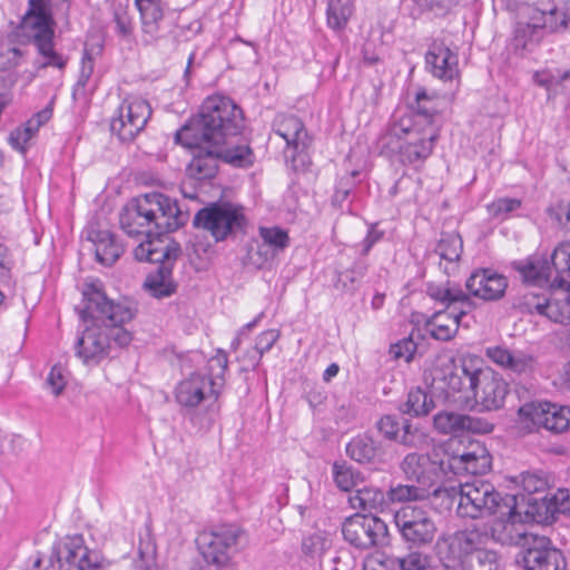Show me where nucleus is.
<instances>
[{"mask_svg":"<svg viewBox=\"0 0 570 570\" xmlns=\"http://www.w3.org/2000/svg\"><path fill=\"white\" fill-rule=\"evenodd\" d=\"M82 296L83 307L79 309V316L86 326L77 338L76 355L85 364H98L109 356L111 342L120 347L129 345L132 336L124 324L136 316L137 307L131 301L116 303L109 299L99 281L86 284Z\"/></svg>","mask_w":570,"mask_h":570,"instance_id":"1","label":"nucleus"},{"mask_svg":"<svg viewBox=\"0 0 570 570\" xmlns=\"http://www.w3.org/2000/svg\"><path fill=\"white\" fill-rule=\"evenodd\" d=\"M431 505L439 511L451 510L458 502L456 513L461 518H485L499 514L492 527V534L499 528H511L517 517V499L514 495H502L492 483L482 480L461 483L459 487H442L438 483L428 487Z\"/></svg>","mask_w":570,"mask_h":570,"instance_id":"2","label":"nucleus"},{"mask_svg":"<svg viewBox=\"0 0 570 570\" xmlns=\"http://www.w3.org/2000/svg\"><path fill=\"white\" fill-rule=\"evenodd\" d=\"M189 213L176 199L153 191L128 202L119 214L121 229L131 237L145 236L146 240L173 239L168 234L183 227Z\"/></svg>","mask_w":570,"mask_h":570,"instance_id":"3","label":"nucleus"},{"mask_svg":"<svg viewBox=\"0 0 570 570\" xmlns=\"http://www.w3.org/2000/svg\"><path fill=\"white\" fill-rule=\"evenodd\" d=\"M243 129L242 109L230 98L213 95L203 101L198 115L176 131L175 140L184 147L200 144L236 146L239 144L234 140Z\"/></svg>","mask_w":570,"mask_h":570,"instance_id":"4","label":"nucleus"},{"mask_svg":"<svg viewBox=\"0 0 570 570\" xmlns=\"http://www.w3.org/2000/svg\"><path fill=\"white\" fill-rule=\"evenodd\" d=\"M439 129L420 126L410 118H393L377 138L380 154L397 156L402 165L420 167L432 155Z\"/></svg>","mask_w":570,"mask_h":570,"instance_id":"5","label":"nucleus"},{"mask_svg":"<svg viewBox=\"0 0 570 570\" xmlns=\"http://www.w3.org/2000/svg\"><path fill=\"white\" fill-rule=\"evenodd\" d=\"M181 253V246L175 239L142 242L135 248L134 255L137 261L158 264L144 282V288L153 297L165 298L176 293L177 284L173 278V268Z\"/></svg>","mask_w":570,"mask_h":570,"instance_id":"6","label":"nucleus"},{"mask_svg":"<svg viewBox=\"0 0 570 570\" xmlns=\"http://www.w3.org/2000/svg\"><path fill=\"white\" fill-rule=\"evenodd\" d=\"M521 528H523L522 515L517 511L513 525L508 529L499 528L493 537L503 544H520L523 541L522 562L527 570L566 569L567 564L562 552L552 546L549 538L527 534Z\"/></svg>","mask_w":570,"mask_h":570,"instance_id":"7","label":"nucleus"},{"mask_svg":"<svg viewBox=\"0 0 570 570\" xmlns=\"http://www.w3.org/2000/svg\"><path fill=\"white\" fill-rule=\"evenodd\" d=\"M527 22H518L515 40L523 47L528 40H538L539 31L560 32L570 30V0H537L523 8Z\"/></svg>","mask_w":570,"mask_h":570,"instance_id":"8","label":"nucleus"},{"mask_svg":"<svg viewBox=\"0 0 570 570\" xmlns=\"http://www.w3.org/2000/svg\"><path fill=\"white\" fill-rule=\"evenodd\" d=\"M187 148L193 150L187 173L189 177L198 180L213 178L218 170V160L235 167H248L253 164V153L248 145L200 144Z\"/></svg>","mask_w":570,"mask_h":570,"instance_id":"9","label":"nucleus"},{"mask_svg":"<svg viewBox=\"0 0 570 570\" xmlns=\"http://www.w3.org/2000/svg\"><path fill=\"white\" fill-rule=\"evenodd\" d=\"M247 223L244 207L230 202L208 204L196 213L193 220L195 228L208 232L217 243L245 234Z\"/></svg>","mask_w":570,"mask_h":570,"instance_id":"10","label":"nucleus"},{"mask_svg":"<svg viewBox=\"0 0 570 570\" xmlns=\"http://www.w3.org/2000/svg\"><path fill=\"white\" fill-rule=\"evenodd\" d=\"M272 130L285 141L284 157L294 170L303 168L306 153L312 146L313 137L303 120L292 114H277L272 122Z\"/></svg>","mask_w":570,"mask_h":570,"instance_id":"11","label":"nucleus"},{"mask_svg":"<svg viewBox=\"0 0 570 570\" xmlns=\"http://www.w3.org/2000/svg\"><path fill=\"white\" fill-rule=\"evenodd\" d=\"M445 475L453 473L461 474H484L490 471L492 465V456L480 441H470L466 445L453 443L442 444Z\"/></svg>","mask_w":570,"mask_h":570,"instance_id":"12","label":"nucleus"},{"mask_svg":"<svg viewBox=\"0 0 570 570\" xmlns=\"http://www.w3.org/2000/svg\"><path fill=\"white\" fill-rule=\"evenodd\" d=\"M469 386L472 392L471 401L482 411H493L503 406L509 393V384L490 367H468Z\"/></svg>","mask_w":570,"mask_h":570,"instance_id":"13","label":"nucleus"},{"mask_svg":"<svg viewBox=\"0 0 570 570\" xmlns=\"http://www.w3.org/2000/svg\"><path fill=\"white\" fill-rule=\"evenodd\" d=\"M343 538L360 550L384 547L389 543L387 524L370 514H354L342 524Z\"/></svg>","mask_w":570,"mask_h":570,"instance_id":"14","label":"nucleus"},{"mask_svg":"<svg viewBox=\"0 0 570 570\" xmlns=\"http://www.w3.org/2000/svg\"><path fill=\"white\" fill-rule=\"evenodd\" d=\"M394 523L402 539L412 547L430 544L436 525L430 513L421 507L406 504L394 512Z\"/></svg>","mask_w":570,"mask_h":570,"instance_id":"15","label":"nucleus"},{"mask_svg":"<svg viewBox=\"0 0 570 570\" xmlns=\"http://www.w3.org/2000/svg\"><path fill=\"white\" fill-rule=\"evenodd\" d=\"M242 534L243 530L237 524H217L202 531L196 538V544L207 563L223 566Z\"/></svg>","mask_w":570,"mask_h":570,"instance_id":"16","label":"nucleus"},{"mask_svg":"<svg viewBox=\"0 0 570 570\" xmlns=\"http://www.w3.org/2000/svg\"><path fill=\"white\" fill-rule=\"evenodd\" d=\"M406 480L428 488L439 483L440 475H445L442 445L434 448L431 454L411 452L400 463Z\"/></svg>","mask_w":570,"mask_h":570,"instance_id":"17","label":"nucleus"},{"mask_svg":"<svg viewBox=\"0 0 570 570\" xmlns=\"http://www.w3.org/2000/svg\"><path fill=\"white\" fill-rule=\"evenodd\" d=\"M151 108L142 98L125 99L118 108V115L110 121V130L118 139L128 144L146 127Z\"/></svg>","mask_w":570,"mask_h":570,"instance_id":"18","label":"nucleus"},{"mask_svg":"<svg viewBox=\"0 0 570 570\" xmlns=\"http://www.w3.org/2000/svg\"><path fill=\"white\" fill-rule=\"evenodd\" d=\"M223 383L202 373H191L175 389L176 402L186 410H194L205 401L216 403L222 394Z\"/></svg>","mask_w":570,"mask_h":570,"instance_id":"19","label":"nucleus"},{"mask_svg":"<svg viewBox=\"0 0 570 570\" xmlns=\"http://www.w3.org/2000/svg\"><path fill=\"white\" fill-rule=\"evenodd\" d=\"M489 540L490 534L485 527L472 525L455 531L445 539V543L449 557L462 563L472 553L485 549Z\"/></svg>","mask_w":570,"mask_h":570,"instance_id":"20","label":"nucleus"},{"mask_svg":"<svg viewBox=\"0 0 570 570\" xmlns=\"http://www.w3.org/2000/svg\"><path fill=\"white\" fill-rule=\"evenodd\" d=\"M465 287L478 298L487 302L498 301L508 288V279L492 268H479L469 276Z\"/></svg>","mask_w":570,"mask_h":570,"instance_id":"21","label":"nucleus"},{"mask_svg":"<svg viewBox=\"0 0 570 570\" xmlns=\"http://www.w3.org/2000/svg\"><path fill=\"white\" fill-rule=\"evenodd\" d=\"M428 71L443 81H452L460 76L459 57L443 41H433L425 53Z\"/></svg>","mask_w":570,"mask_h":570,"instance_id":"22","label":"nucleus"},{"mask_svg":"<svg viewBox=\"0 0 570 570\" xmlns=\"http://www.w3.org/2000/svg\"><path fill=\"white\" fill-rule=\"evenodd\" d=\"M442 105L443 101L438 95H430L422 88L416 91L414 100L409 104V110L396 118H410L422 127L439 129L435 122L441 114Z\"/></svg>","mask_w":570,"mask_h":570,"instance_id":"23","label":"nucleus"},{"mask_svg":"<svg viewBox=\"0 0 570 570\" xmlns=\"http://www.w3.org/2000/svg\"><path fill=\"white\" fill-rule=\"evenodd\" d=\"M433 425L442 434H458L463 431L490 433L493 430V425L485 420L448 411L435 414Z\"/></svg>","mask_w":570,"mask_h":570,"instance_id":"24","label":"nucleus"},{"mask_svg":"<svg viewBox=\"0 0 570 570\" xmlns=\"http://www.w3.org/2000/svg\"><path fill=\"white\" fill-rule=\"evenodd\" d=\"M22 27L30 39L38 35L53 33L56 22L52 16L51 1L29 0Z\"/></svg>","mask_w":570,"mask_h":570,"instance_id":"25","label":"nucleus"},{"mask_svg":"<svg viewBox=\"0 0 570 570\" xmlns=\"http://www.w3.org/2000/svg\"><path fill=\"white\" fill-rule=\"evenodd\" d=\"M512 266L524 283L540 287H552V267L547 255L535 253L525 259L513 262Z\"/></svg>","mask_w":570,"mask_h":570,"instance_id":"26","label":"nucleus"},{"mask_svg":"<svg viewBox=\"0 0 570 570\" xmlns=\"http://www.w3.org/2000/svg\"><path fill=\"white\" fill-rule=\"evenodd\" d=\"M470 311L459 307L435 311L425 324L430 335L438 341L452 340L459 331L462 317Z\"/></svg>","mask_w":570,"mask_h":570,"instance_id":"27","label":"nucleus"},{"mask_svg":"<svg viewBox=\"0 0 570 570\" xmlns=\"http://www.w3.org/2000/svg\"><path fill=\"white\" fill-rule=\"evenodd\" d=\"M531 420L539 428L560 434L570 429V407L543 402L533 409Z\"/></svg>","mask_w":570,"mask_h":570,"instance_id":"28","label":"nucleus"},{"mask_svg":"<svg viewBox=\"0 0 570 570\" xmlns=\"http://www.w3.org/2000/svg\"><path fill=\"white\" fill-rule=\"evenodd\" d=\"M346 454L360 464H381L385 462V449L381 441L368 433L357 434L346 444Z\"/></svg>","mask_w":570,"mask_h":570,"instance_id":"29","label":"nucleus"},{"mask_svg":"<svg viewBox=\"0 0 570 570\" xmlns=\"http://www.w3.org/2000/svg\"><path fill=\"white\" fill-rule=\"evenodd\" d=\"M426 294L430 298L443 305V309L454 307L473 308L470 296L460 286L452 285L450 282L445 284L429 283L426 285Z\"/></svg>","mask_w":570,"mask_h":570,"instance_id":"30","label":"nucleus"},{"mask_svg":"<svg viewBox=\"0 0 570 570\" xmlns=\"http://www.w3.org/2000/svg\"><path fill=\"white\" fill-rule=\"evenodd\" d=\"M134 3L140 16L142 32L156 39L169 4L165 0H134Z\"/></svg>","mask_w":570,"mask_h":570,"instance_id":"31","label":"nucleus"},{"mask_svg":"<svg viewBox=\"0 0 570 570\" xmlns=\"http://www.w3.org/2000/svg\"><path fill=\"white\" fill-rule=\"evenodd\" d=\"M487 356L502 368L513 373H525L532 368L533 357L524 352H511L503 346H491L487 348Z\"/></svg>","mask_w":570,"mask_h":570,"instance_id":"32","label":"nucleus"},{"mask_svg":"<svg viewBox=\"0 0 570 570\" xmlns=\"http://www.w3.org/2000/svg\"><path fill=\"white\" fill-rule=\"evenodd\" d=\"M88 238L95 245L96 259L105 266H111L124 252L116 235L109 230H92Z\"/></svg>","mask_w":570,"mask_h":570,"instance_id":"33","label":"nucleus"},{"mask_svg":"<svg viewBox=\"0 0 570 570\" xmlns=\"http://www.w3.org/2000/svg\"><path fill=\"white\" fill-rule=\"evenodd\" d=\"M548 258L552 267V288L570 289V242L560 243Z\"/></svg>","mask_w":570,"mask_h":570,"instance_id":"34","label":"nucleus"},{"mask_svg":"<svg viewBox=\"0 0 570 570\" xmlns=\"http://www.w3.org/2000/svg\"><path fill=\"white\" fill-rule=\"evenodd\" d=\"M482 360L479 357H463L461 361L460 372H451L445 376L449 393H461L459 396L460 401H464L466 404L470 403L472 392L468 390L469 386V374L468 367L479 368Z\"/></svg>","mask_w":570,"mask_h":570,"instance_id":"35","label":"nucleus"},{"mask_svg":"<svg viewBox=\"0 0 570 570\" xmlns=\"http://www.w3.org/2000/svg\"><path fill=\"white\" fill-rule=\"evenodd\" d=\"M348 501L353 509L370 512H383L389 507L386 492L372 487H364L357 490L350 497Z\"/></svg>","mask_w":570,"mask_h":570,"instance_id":"36","label":"nucleus"},{"mask_svg":"<svg viewBox=\"0 0 570 570\" xmlns=\"http://www.w3.org/2000/svg\"><path fill=\"white\" fill-rule=\"evenodd\" d=\"M368 267V259L358 255L351 267L337 274L335 286L345 293L355 294L367 274Z\"/></svg>","mask_w":570,"mask_h":570,"instance_id":"37","label":"nucleus"},{"mask_svg":"<svg viewBox=\"0 0 570 570\" xmlns=\"http://www.w3.org/2000/svg\"><path fill=\"white\" fill-rule=\"evenodd\" d=\"M53 38L55 32L43 36L38 35L30 39L35 45L38 53L43 59V61L39 65V69L53 67L61 70L67 66L68 59L56 51Z\"/></svg>","mask_w":570,"mask_h":570,"instance_id":"38","label":"nucleus"},{"mask_svg":"<svg viewBox=\"0 0 570 570\" xmlns=\"http://www.w3.org/2000/svg\"><path fill=\"white\" fill-rule=\"evenodd\" d=\"M435 407L433 396L422 387L411 389L400 411L414 417L426 416Z\"/></svg>","mask_w":570,"mask_h":570,"instance_id":"39","label":"nucleus"},{"mask_svg":"<svg viewBox=\"0 0 570 570\" xmlns=\"http://www.w3.org/2000/svg\"><path fill=\"white\" fill-rule=\"evenodd\" d=\"M441 259L448 262L444 266V273L450 275L456 268V263L463 252V242L459 234H443L435 248Z\"/></svg>","mask_w":570,"mask_h":570,"instance_id":"40","label":"nucleus"},{"mask_svg":"<svg viewBox=\"0 0 570 570\" xmlns=\"http://www.w3.org/2000/svg\"><path fill=\"white\" fill-rule=\"evenodd\" d=\"M353 0H327V27L336 32L343 31L353 14Z\"/></svg>","mask_w":570,"mask_h":570,"instance_id":"41","label":"nucleus"},{"mask_svg":"<svg viewBox=\"0 0 570 570\" xmlns=\"http://www.w3.org/2000/svg\"><path fill=\"white\" fill-rule=\"evenodd\" d=\"M387 504L389 503H411L417 501H425L429 498L428 488L419 484H402L391 485L386 491Z\"/></svg>","mask_w":570,"mask_h":570,"instance_id":"42","label":"nucleus"},{"mask_svg":"<svg viewBox=\"0 0 570 570\" xmlns=\"http://www.w3.org/2000/svg\"><path fill=\"white\" fill-rule=\"evenodd\" d=\"M431 441L430 434L419 424H414L410 420H404L399 440H396L399 444L416 450L426 449Z\"/></svg>","mask_w":570,"mask_h":570,"instance_id":"43","label":"nucleus"},{"mask_svg":"<svg viewBox=\"0 0 570 570\" xmlns=\"http://www.w3.org/2000/svg\"><path fill=\"white\" fill-rule=\"evenodd\" d=\"M332 475L335 485L344 492H350L361 481V473L345 461H335L332 465Z\"/></svg>","mask_w":570,"mask_h":570,"instance_id":"44","label":"nucleus"},{"mask_svg":"<svg viewBox=\"0 0 570 570\" xmlns=\"http://www.w3.org/2000/svg\"><path fill=\"white\" fill-rule=\"evenodd\" d=\"M191 411L189 420L195 426V431L197 433H206L213 428L216 421L219 412V404L218 401L216 403L212 401L205 410L194 407Z\"/></svg>","mask_w":570,"mask_h":570,"instance_id":"45","label":"nucleus"},{"mask_svg":"<svg viewBox=\"0 0 570 570\" xmlns=\"http://www.w3.org/2000/svg\"><path fill=\"white\" fill-rule=\"evenodd\" d=\"M563 301L548 299L544 302L542 315L560 324H570V289Z\"/></svg>","mask_w":570,"mask_h":570,"instance_id":"46","label":"nucleus"},{"mask_svg":"<svg viewBox=\"0 0 570 570\" xmlns=\"http://www.w3.org/2000/svg\"><path fill=\"white\" fill-rule=\"evenodd\" d=\"M460 564L463 570H498L499 559L497 552L483 549L472 553Z\"/></svg>","mask_w":570,"mask_h":570,"instance_id":"47","label":"nucleus"},{"mask_svg":"<svg viewBox=\"0 0 570 570\" xmlns=\"http://www.w3.org/2000/svg\"><path fill=\"white\" fill-rule=\"evenodd\" d=\"M95 61L91 51L85 47L81 57V66L77 82L72 88V97L78 99L86 96L87 85L94 73Z\"/></svg>","mask_w":570,"mask_h":570,"instance_id":"48","label":"nucleus"},{"mask_svg":"<svg viewBox=\"0 0 570 570\" xmlns=\"http://www.w3.org/2000/svg\"><path fill=\"white\" fill-rule=\"evenodd\" d=\"M259 236L263 244H266L276 253L284 250L289 245L287 232L277 226L259 227Z\"/></svg>","mask_w":570,"mask_h":570,"instance_id":"49","label":"nucleus"},{"mask_svg":"<svg viewBox=\"0 0 570 570\" xmlns=\"http://www.w3.org/2000/svg\"><path fill=\"white\" fill-rule=\"evenodd\" d=\"M417 189V181L404 174L391 186L389 195L391 197L402 196L403 202L411 203L416 198Z\"/></svg>","mask_w":570,"mask_h":570,"instance_id":"50","label":"nucleus"},{"mask_svg":"<svg viewBox=\"0 0 570 570\" xmlns=\"http://www.w3.org/2000/svg\"><path fill=\"white\" fill-rule=\"evenodd\" d=\"M549 484L543 471H525L521 473V487L529 494L542 493Z\"/></svg>","mask_w":570,"mask_h":570,"instance_id":"51","label":"nucleus"},{"mask_svg":"<svg viewBox=\"0 0 570 570\" xmlns=\"http://www.w3.org/2000/svg\"><path fill=\"white\" fill-rule=\"evenodd\" d=\"M540 500L546 505L547 513L552 517L556 513L570 514V494L568 491L560 490L550 497L544 494Z\"/></svg>","mask_w":570,"mask_h":570,"instance_id":"52","label":"nucleus"},{"mask_svg":"<svg viewBox=\"0 0 570 570\" xmlns=\"http://www.w3.org/2000/svg\"><path fill=\"white\" fill-rule=\"evenodd\" d=\"M396 561L401 570H428L431 568L432 558L421 551H411Z\"/></svg>","mask_w":570,"mask_h":570,"instance_id":"53","label":"nucleus"},{"mask_svg":"<svg viewBox=\"0 0 570 570\" xmlns=\"http://www.w3.org/2000/svg\"><path fill=\"white\" fill-rule=\"evenodd\" d=\"M522 205L521 199L501 197L493 200L488 207L490 214L495 218H507L511 213L519 209Z\"/></svg>","mask_w":570,"mask_h":570,"instance_id":"54","label":"nucleus"},{"mask_svg":"<svg viewBox=\"0 0 570 570\" xmlns=\"http://www.w3.org/2000/svg\"><path fill=\"white\" fill-rule=\"evenodd\" d=\"M208 377H213L214 380H217L218 382L223 383V386L225 385V374L228 368V357L227 354L223 350H218L217 353L209 358L208 361Z\"/></svg>","mask_w":570,"mask_h":570,"instance_id":"55","label":"nucleus"},{"mask_svg":"<svg viewBox=\"0 0 570 570\" xmlns=\"http://www.w3.org/2000/svg\"><path fill=\"white\" fill-rule=\"evenodd\" d=\"M279 337L277 330H267L262 332L257 337L254 346L255 364L258 365L263 355L267 353Z\"/></svg>","mask_w":570,"mask_h":570,"instance_id":"56","label":"nucleus"},{"mask_svg":"<svg viewBox=\"0 0 570 570\" xmlns=\"http://www.w3.org/2000/svg\"><path fill=\"white\" fill-rule=\"evenodd\" d=\"M375 428L386 440L396 442L402 425L395 415L386 414L376 421Z\"/></svg>","mask_w":570,"mask_h":570,"instance_id":"57","label":"nucleus"},{"mask_svg":"<svg viewBox=\"0 0 570 570\" xmlns=\"http://www.w3.org/2000/svg\"><path fill=\"white\" fill-rule=\"evenodd\" d=\"M417 345L411 336L404 337L390 347V354L395 360L403 358L406 363L411 362L416 352Z\"/></svg>","mask_w":570,"mask_h":570,"instance_id":"58","label":"nucleus"},{"mask_svg":"<svg viewBox=\"0 0 570 570\" xmlns=\"http://www.w3.org/2000/svg\"><path fill=\"white\" fill-rule=\"evenodd\" d=\"M326 544L327 540L322 533H313L303 539L302 551L305 556L315 558L324 553Z\"/></svg>","mask_w":570,"mask_h":570,"instance_id":"59","label":"nucleus"},{"mask_svg":"<svg viewBox=\"0 0 570 570\" xmlns=\"http://www.w3.org/2000/svg\"><path fill=\"white\" fill-rule=\"evenodd\" d=\"M22 51L9 43H0V71L9 70L19 65Z\"/></svg>","mask_w":570,"mask_h":570,"instance_id":"60","label":"nucleus"},{"mask_svg":"<svg viewBox=\"0 0 570 570\" xmlns=\"http://www.w3.org/2000/svg\"><path fill=\"white\" fill-rule=\"evenodd\" d=\"M112 20L116 23V31L118 35H120L121 37H130L132 35V19L125 8H115Z\"/></svg>","mask_w":570,"mask_h":570,"instance_id":"61","label":"nucleus"},{"mask_svg":"<svg viewBox=\"0 0 570 570\" xmlns=\"http://www.w3.org/2000/svg\"><path fill=\"white\" fill-rule=\"evenodd\" d=\"M276 254V252H274L272 248H269V246L263 244L262 242L257 243L256 247L250 246L248 250V258L253 265L261 268L267 262L272 261Z\"/></svg>","mask_w":570,"mask_h":570,"instance_id":"62","label":"nucleus"},{"mask_svg":"<svg viewBox=\"0 0 570 570\" xmlns=\"http://www.w3.org/2000/svg\"><path fill=\"white\" fill-rule=\"evenodd\" d=\"M546 297L540 296L535 293L524 294L519 301V307L522 312L527 313H538L542 315Z\"/></svg>","mask_w":570,"mask_h":570,"instance_id":"63","label":"nucleus"},{"mask_svg":"<svg viewBox=\"0 0 570 570\" xmlns=\"http://www.w3.org/2000/svg\"><path fill=\"white\" fill-rule=\"evenodd\" d=\"M46 384L56 396L60 395L67 384L62 367L58 365L52 366L46 380Z\"/></svg>","mask_w":570,"mask_h":570,"instance_id":"64","label":"nucleus"}]
</instances>
